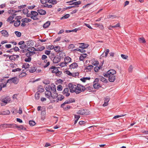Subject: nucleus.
<instances>
[{
	"mask_svg": "<svg viewBox=\"0 0 148 148\" xmlns=\"http://www.w3.org/2000/svg\"><path fill=\"white\" fill-rule=\"evenodd\" d=\"M81 3V2L80 1H76L72 3L70 5H77L80 4Z\"/></svg>",
	"mask_w": 148,
	"mask_h": 148,
	"instance_id": "79ce46f5",
	"label": "nucleus"
},
{
	"mask_svg": "<svg viewBox=\"0 0 148 148\" xmlns=\"http://www.w3.org/2000/svg\"><path fill=\"white\" fill-rule=\"evenodd\" d=\"M19 58V56L18 55H14L10 56H9V59L11 60H14L16 59Z\"/></svg>",
	"mask_w": 148,
	"mask_h": 148,
	"instance_id": "ddd939ff",
	"label": "nucleus"
},
{
	"mask_svg": "<svg viewBox=\"0 0 148 148\" xmlns=\"http://www.w3.org/2000/svg\"><path fill=\"white\" fill-rule=\"evenodd\" d=\"M29 124L31 126H33L36 124V123L34 121L30 120L29 121Z\"/></svg>",
	"mask_w": 148,
	"mask_h": 148,
	"instance_id": "f704fd0d",
	"label": "nucleus"
},
{
	"mask_svg": "<svg viewBox=\"0 0 148 148\" xmlns=\"http://www.w3.org/2000/svg\"><path fill=\"white\" fill-rule=\"evenodd\" d=\"M69 89L68 88H65L63 92L62 93L63 95H65L66 97H68L70 95V93L69 92Z\"/></svg>",
	"mask_w": 148,
	"mask_h": 148,
	"instance_id": "9b49d317",
	"label": "nucleus"
},
{
	"mask_svg": "<svg viewBox=\"0 0 148 148\" xmlns=\"http://www.w3.org/2000/svg\"><path fill=\"white\" fill-rule=\"evenodd\" d=\"M2 36L7 37L8 36V32L5 30H3L1 31Z\"/></svg>",
	"mask_w": 148,
	"mask_h": 148,
	"instance_id": "f3484780",
	"label": "nucleus"
},
{
	"mask_svg": "<svg viewBox=\"0 0 148 148\" xmlns=\"http://www.w3.org/2000/svg\"><path fill=\"white\" fill-rule=\"evenodd\" d=\"M31 19L27 18H24L21 19V21L22 22L27 23L31 21Z\"/></svg>",
	"mask_w": 148,
	"mask_h": 148,
	"instance_id": "5701e85b",
	"label": "nucleus"
},
{
	"mask_svg": "<svg viewBox=\"0 0 148 148\" xmlns=\"http://www.w3.org/2000/svg\"><path fill=\"white\" fill-rule=\"evenodd\" d=\"M77 114L80 115H88L89 114L88 110L86 109H82L79 110L77 112Z\"/></svg>",
	"mask_w": 148,
	"mask_h": 148,
	"instance_id": "423d86ee",
	"label": "nucleus"
},
{
	"mask_svg": "<svg viewBox=\"0 0 148 148\" xmlns=\"http://www.w3.org/2000/svg\"><path fill=\"white\" fill-rule=\"evenodd\" d=\"M121 56L123 59H126L128 57V56L123 54L121 55Z\"/></svg>",
	"mask_w": 148,
	"mask_h": 148,
	"instance_id": "5fc2aeb1",
	"label": "nucleus"
},
{
	"mask_svg": "<svg viewBox=\"0 0 148 148\" xmlns=\"http://www.w3.org/2000/svg\"><path fill=\"white\" fill-rule=\"evenodd\" d=\"M16 124H3L0 125V129H2L6 128H13L16 127Z\"/></svg>",
	"mask_w": 148,
	"mask_h": 148,
	"instance_id": "f03ea898",
	"label": "nucleus"
},
{
	"mask_svg": "<svg viewBox=\"0 0 148 148\" xmlns=\"http://www.w3.org/2000/svg\"><path fill=\"white\" fill-rule=\"evenodd\" d=\"M26 51H36V49L34 47H29L27 49H25Z\"/></svg>",
	"mask_w": 148,
	"mask_h": 148,
	"instance_id": "c9c22d12",
	"label": "nucleus"
},
{
	"mask_svg": "<svg viewBox=\"0 0 148 148\" xmlns=\"http://www.w3.org/2000/svg\"><path fill=\"white\" fill-rule=\"evenodd\" d=\"M31 15H32V16H36L38 15V13L35 11H32L31 12Z\"/></svg>",
	"mask_w": 148,
	"mask_h": 148,
	"instance_id": "e433bc0d",
	"label": "nucleus"
},
{
	"mask_svg": "<svg viewBox=\"0 0 148 148\" xmlns=\"http://www.w3.org/2000/svg\"><path fill=\"white\" fill-rule=\"evenodd\" d=\"M21 16H17L16 17V19L17 20L14 22V25L15 27H18L19 26L21 23L20 19L21 18Z\"/></svg>",
	"mask_w": 148,
	"mask_h": 148,
	"instance_id": "6e6552de",
	"label": "nucleus"
},
{
	"mask_svg": "<svg viewBox=\"0 0 148 148\" xmlns=\"http://www.w3.org/2000/svg\"><path fill=\"white\" fill-rule=\"evenodd\" d=\"M85 90L87 91H89L90 92L92 91L93 89L92 87L91 86L86 87V88L85 87Z\"/></svg>",
	"mask_w": 148,
	"mask_h": 148,
	"instance_id": "a19ab883",
	"label": "nucleus"
},
{
	"mask_svg": "<svg viewBox=\"0 0 148 148\" xmlns=\"http://www.w3.org/2000/svg\"><path fill=\"white\" fill-rule=\"evenodd\" d=\"M64 98V97L63 95H61L60 97H59L57 98V99L58 101H62Z\"/></svg>",
	"mask_w": 148,
	"mask_h": 148,
	"instance_id": "69168bd1",
	"label": "nucleus"
},
{
	"mask_svg": "<svg viewBox=\"0 0 148 148\" xmlns=\"http://www.w3.org/2000/svg\"><path fill=\"white\" fill-rule=\"evenodd\" d=\"M68 100L69 102H70V103L75 102V99L73 98H70Z\"/></svg>",
	"mask_w": 148,
	"mask_h": 148,
	"instance_id": "4d7b16f0",
	"label": "nucleus"
},
{
	"mask_svg": "<svg viewBox=\"0 0 148 148\" xmlns=\"http://www.w3.org/2000/svg\"><path fill=\"white\" fill-rule=\"evenodd\" d=\"M24 60L27 62H29L31 60V58L30 57L26 58Z\"/></svg>",
	"mask_w": 148,
	"mask_h": 148,
	"instance_id": "c03bdc74",
	"label": "nucleus"
},
{
	"mask_svg": "<svg viewBox=\"0 0 148 148\" xmlns=\"http://www.w3.org/2000/svg\"><path fill=\"white\" fill-rule=\"evenodd\" d=\"M68 86L71 92L73 93L75 92L76 93V91L77 89V86L76 85L69 83Z\"/></svg>",
	"mask_w": 148,
	"mask_h": 148,
	"instance_id": "39448f33",
	"label": "nucleus"
},
{
	"mask_svg": "<svg viewBox=\"0 0 148 148\" xmlns=\"http://www.w3.org/2000/svg\"><path fill=\"white\" fill-rule=\"evenodd\" d=\"M21 69L20 68H17L15 69L12 70V72H16V71H21Z\"/></svg>",
	"mask_w": 148,
	"mask_h": 148,
	"instance_id": "e2e57ef3",
	"label": "nucleus"
},
{
	"mask_svg": "<svg viewBox=\"0 0 148 148\" xmlns=\"http://www.w3.org/2000/svg\"><path fill=\"white\" fill-rule=\"evenodd\" d=\"M26 47L27 45H26V44H23V45H21L19 46V48L21 49H23Z\"/></svg>",
	"mask_w": 148,
	"mask_h": 148,
	"instance_id": "09e8293b",
	"label": "nucleus"
},
{
	"mask_svg": "<svg viewBox=\"0 0 148 148\" xmlns=\"http://www.w3.org/2000/svg\"><path fill=\"white\" fill-rule=\"evenodd\" d=\"M99 64V62L97 61H95L93 62V64L95 66H97Z\"/></svg>",
	"mask_w": 148,
	"mask_h": 148,
	"instance_id": "0e129e2a",
	"label": "nucleus"
},
{
	"mask_svg": "<svg viewBox=\"0 0 148 148\" xmlns=\"http://www.w3.org/2000/svg\"><path fill=\"white\" fill-rule=\"evenodd\" d=\"M116 79L115 76L114 75H110L109 76L108 80L109 81L111 82H114Z\"/></svg>",
	"mask_w": 148,
	"mask_h": 148,
	"instance_id": "dca6fc26",
	"label": "nucleus"
},
{
	"mask_svg": "<svg viewBox=\"0 0 148 148\" xmlns=\"http://www.w3.org/2000/svg\"><path fill=\"white\" fill-rule=\"evenodd\" d=\"M10 112L9 110H7L1 112L0 114L2 115H8L10 114Z\"/></svg>",
	"mask_w": 148,
	"mask_h": 148,
	"instance_id": "473e14b6",
	"label": "nucleus"
},
{
	"mask_svg": "<svg viewBox=\"0 0 148 148\" xmlns=\"http://www.w3.org/2000/svg\"><path fill=\"white\" fill-rule=\"evenodd\" d=\"M19 81V79L18 78H17L16 77H15L8 79L7 81V83H9L10 84L13 83L14 84H17L18 83Z\"/></svg>",
	"mask_w": 148,
	"mask_h": 148,
	"instance_id": "7ed1b4c3",
	"label": "nucleus"
},
{
	"mask_svg": "<svg viewBox=\"0 0 148 148\" xmlns=\"http://www.w3.org/2000/svg\"><path fill=\"white\" fill-rule=\"evenodd\" d=\"M67 64L64 61V62H62L60 64V66L61 67H63L66 66Z\"/></svg>",
	"mask_w": 148,
	"mask_h": 148,
	"instance_id": "49530a36",
	"label": "nucleus"
},
{
	"mask_svg": "<svg viewBox=\"0 0 148 148\" xmlns=\"http://www.w3.org/2000/svg\"><path fill=\"white\" fill-rule=\"evenodd\" d=\"M60 47L57 46L54 47V50L56 52H59L60 51Z\"/></svg>",
	"mask_w": 148,
	"mask_h": 148,
	"instance_id": "4c0bfd02",
	"label": "nucleus"
},
{
	"mask_svg": "<svg viewBox=\"0 0 148 148\" xmlns=\"http://www.w3.org/2000/svg\"><path fill=\"white\" fill-rule=\"evenodd\" d=\"M88 55L86 53L82 54L79 57V60L81 61H83L84 59L86 58Z\"/></svg>",
	"mask_w": 148,
	"mask_h": 148,
	"instance_id": "a211bd4d",
	"label": "nucleus"
},
{
	"mask_svg": "<svg viewBox=\"0 0 148 148\" xmlns=\"http://www.w3.org/2000/svg\"><path fill=\"white\" fill-rule=\"evenodd\" d=\"M15 127L18 128L21 130H26V128L25 127H24L22 125H20L19 126H17V125H16V127Z\"/></svg>",
	"mask_w": 148,
	"mask_h": 148,
	"instance_id": "de8ad7c7",
	"label": "nucleus"
},
{
	"mask_svg": "<svg viewBox=\"0 0 148 148\" xmlns=\"http://www.w3.org/2000/svg\"><path fill=\"white\" fill-rule=\"evenodd\" d=\"M28 12V10L26 8L24 9L23 10V13L24 14H27Z\"/></svg>",
	"mask_w": 148,
	"mask_h": 148,
	"instance_id": "bf43d9fd",
	"label": "nucleus"
},
{
	"mask_svg": "<svg viewBox=\"0 0 148 148\" xmlns=\"http://www.w3.org/2000/svg\"><path fill=\"white\" fill-rule=\"evenodd\" d=\"M79 74V73L78 72L72 73V76L74 77L77 76H78Z\"/></svg>",
	"mask_w": 148,
	"mask_h": 148,
	"instance_id": "8fccbe9b",
	"label": "nucleus"
},
{
	"mask_svg": "<svg viewBox=\"0 0 148 148\" xmlns=\"http://www.w3.org/2000/svg\"><path fill=\"white\" fill-rule=\"evenodd\" d=\"M15 33L18 37H20L21 36V34L18 31H15Z\"/></svg>",
	"mask_w": 148,
	"mask_h": 148,
	"instance_id": "3c124183",
	"label": "nucleus"
},
{
	"mask_svg": "<svg viewBox=\"0 0 148 148\" xmlns=\"http://www.w3.org/2000/svg\"><path fill=\"white\" fill-rule=\"evenodd\" d=\"M78 66L77 63H74L70 65V68L71 69H74L77 67Z\"/></svg>",
	"mask_w": 148,
	"mask_h": 148,
	"instance_id": "a878e982",
	"label": "nucleus"
},
{
	"mask_svg": "<svg viewBox=\"0 0 148 148\" xmlns=\"http://www.w3.org/2000/svg\"><path fill=\"white\" fill-rule=\"evenodd\" d=\"M138 40L140 43H144L146 42V41L144 38H139L138 39Z\"/></svg>",
	"mask_w": 148,
	"mask_h": 148,
	"instance_id": "2f4dec72",
	"label": "nucleus"
},
{
	"mask_svg": "<svg viewBox=\"0 0 148 148\" xmlns=\"http://www.w3.org/2000/svg\"><path fill=\"white\" fill-rule=\"evenodd\" d=\"M49 70H51V72L53 73H56L59 72V70L57 67L53 66H52L51 67H50Z\"/></svg>",
	"mask_w": 148,
	"mask_h": 148,
	"instance_id": "9d476101",
	"label": "nucleus"
},
{
	"mask_svg": "<svg viewBox=\"0 0 148 148\" xmlns=\"http://www.w3.org/2000/svg\"><path fill=\"white\" fill-rule=\"evenodd\" d=\"M36 69L35 67H31L29 69V71L30 73H34L36 71Z\"/></svg>",
	"mask_w": 148,
	"mask_h": 148,
	"instance_id": "72a5a7b5",
	"label": "nucleus"
},
{
	"mask_svg": "<svg viewBox=\"0 0 148 148\" xmlns=\"http://www.w3.org/2000/svg\"><path fill=\"white\" fill-rule=\"evenodd\" d=\"M70 16V15L69 14H66L65 15H64V16H63L62 17L61 19H63V18H67L69 17Z\"/></svg>",
	"mask_w": 148,
	"mask_h": 148,
	"instance_id": "680f3d73",
	"label": "nucleus"
},
{
	"mask_svg": "<svg viewBox=\"0 0 148 148\" xmlns=\"http://www.w3.org/2000/svg\"><path fill=\"white\" fill-rule=\"evenodd\" d=\"M54 48V47L53 45H49L48 46V49L49 50H52Z\"/></svg>",
	"mask_w": 148,
	"mask_h": 148,
	"instance_id": "052dcab7",
	"label": "nucleus"
},
{
	"mask_svg": "<svg viewBox=\"0 0 148 148\" xmlns=\"http://www.w3.org/2000/svg\"><path fill=\"white\" fill-rule=\"evenodd\" d=\"M116 71L114 70H110L107 71V73L108 74L109 76L110 75H114L116 73Z\"/></svg>",
	"mask_w": 148,
	"mask_h": 148,
	"instance_id": "2eb2a0df",
	"label": "nucleus"
},
{
	"mask_svg": "<svg viewBox=\"0 0 148 148\" xmlns=\"http://www.w3.org/2000/svg\"><path fill=\"white\" fill-rule=\"evenodd\" d=\"M88 46L89 45L88 44H85L84 43H83L81 44V45L79 46V47L82 49H86Z\"/></svg>",
	"mask_w": 148,
	"mask_h": 148,
	"instance_id": "aec40b11",
	"label": "nucleus"
},
{
	"mask_svg": "<svg viewBox=\"0 0 148 148\" xmlns=\"http://www.w3.org/2000/svg\"><path fill=\"white\" fill-rule=\"evenodd\" d=\"M26 74L25 73L23 72L22 73H21L19 75V77L20 78L26 76Z\"/></svg>",
	"mask_w": 148,
	"mask_h": 148,
	"instance_id": "a18cd8bd",
	"label": "nucleus"
},
{
	"mask_svg": "<svg viewBox=\"0 0 148 148\" xmlns=\"http://www.w3.org/2000/svg\"><path fill=\"white\" fill-rule=\"evenodd\" d=\"M65 73L67 75L70 76H72V73L70 72L69 71H66L65 72Z\"/></svg>",
	"mask_w": 148,
	"mask_h": 148,
	"instance_id": "603ef678",
	"label": "nucleus"
},
{
	"mask_svg": "<svg viewBox=\"0 0 148 148\" xmlns=\"http://www.w3.org/2000/svg\"><path fill=\"white\" fill-rule=\"evenodd\" d=\"M99 79L102 82H103L105 83L107 82L108 81L107 80V79H106L105 78L102 76H99Z\"/></svg>",
	"mask_w": 148,
	"mask_h": 148,
	"instance_id": "4be33fe9",
	"label": "nucleus"
},
{
	"mask_svg": "<svg viewBox=\"0 0 148 148\" xmlns=\"http://www.w3.org/2000/svg\"><path fill=\"white\" fill-rule=\"evenodd\" d=\"M27 46L32 47L34 45V42L33 41L29 40L26 42Z\"/></svg>",
	"mask_w": 148,
	"mask_h": 148,
	"instance_id": "f8f14e48",
	"label": "nucleus"
},
{
	"mask_svg": "<svg viewBox=\"0 0 148 148\" xmlns=\"http://www.w3.org/2000/svg\"><path fill=\"white\" fill-rule=\"evenodd\" d=\"M57 89L58 90L61 91L62 89V87L61 85H59L57 87Z\"/></svg>",
	"mask_w": 148,
	"mask_h": 148,
	"instance_id": "6e6d98bb",
	"label": "nucleus"
},
{
	"mask_svg": "<svg viewBox=\"0 0 148 148\" xmlns=\"http://www.w3.org/2000/svg\"><path fill=\"white\" fill-rule=\"evenodd\" d=\"M50 24V22L49 21H48L45 23L43 25V27L45 28L48 27Z\"/></svg>",
	"mask_w": 148,
	"mask_h": 148,
	"instance_id": "bb28decb",
	"label": "nucleus"
},
{
	"mask_svg": "<svg viewBox=\"0 0 148 148\" xmlns=\"http://www.w3.org/2000/svg\"><path fill=\"white\" fill-rule=\"evenodd\" d=\"M99 79L96 78L94 81L93 86L95 89H98L101 87V86L98 83Z\"/></svg>",
	"mask_w": 148,
	"mask_h": 148,
	"instance_id": "0eeeda50",
	"label": "nucleus"
},
{
	"mask_svg": "<svg viewBox=\"0 0 148 148\" xmlns=\"http://www.w3.org/2000/svg\"><path fill=\"white\" fill-rule=\"evenodd\" d=\"M61 59L58 56L54 57L53 59V62L54 63H57L59 62Z\"/></svg>",
	"mask_w": 148,
	"mask_h": 148,
	"instance_id": "4468645a",
	"label": "nucleus"
},
{
	"mask_svg": "<svg viewBox=\"0 0 148 148\" xmlns=\"http://www.w3.org/2000/svg\"><path fill=\"white\" fill-rule=\"evenodd\" d=\"M45 47L43 46H40L36 49V51H41L44 49Z\"/></svg>",
	"mask_w": 148,
	"mask_h": 148,
	"instance_id": "cd10ccee",
	"label": "nucleus"
},
{
	"mask_svg": "<svg viewBox=\"0 0 148 148\" xmlns=\"http://www.w3.org/2000/svg\"><path fill=\"white\" fill-rule=\"evenodd\" d=\"M40 97V94L38 92H37L35 94V98L36 100L39 99Z\"/></svg>",
	"mask_w": 148,
	"mask_h": 148,
	"instance_id": "7c9ffc66",
	"label": "nucleus"
},
{
	"mask_svg": "<svg viewBox=\"0 0 148 148\" xmlns=\"http://www.w3.org/2000/svg\"><path fill=\"white\" fill-rule=\"evenodd\" d=\"M80 30V29H79V28H75L72 30H66V32L67 33H70L71 32H76L78 30Z\"/></svg>",
	"mask_w": 148,
	"mask_h": 148,
	"instance_id": "c85d7f7f",
	"label": "nucleus"
},
{
	"mask_svg": "<svg viewBox=\"0 0 148 148\" xmlns=\"http://www.w3.org/2000/svg\"><path fill=\"white\" fill-rule=\"evenodd\" d=\"M93 67V66H92V65H89V66H87L86 67V69L89 70H90L92 69V68Z\"/></svg>",
	"mask_w": 148,
	"mask_h": 148,
	"instance_id": "13d9d810",
	"label": "nucleus"
},
{
	"mask_svg": "<svg viewBox=\"0 0 148 148\" xmlns=\"http://www.w3.org/2000/svg\"><path fill=\"white\" fill-rule=\"evenodd\" d=\"M46 91L45 93V96L48 98L55 99L58 96V95L56 92V86L55 85L51 86L47 85L45 88Z\"/></svg>",
	"mask_w": 148,
	"mask_h": 148,
	"instance_id": "f257e3e1",
	"label": "nucleus"
},
{
	"mask_svg": "<svg viewBox=\"0 0 148 148\" xmlns=\"http://www.w3.org/2000/svg\"><path fill=\"white\" fill-rule=\"evenodd\" d=\"M74 117L75 120H77L78 121V119L80 118V116L79 115H77L76 114L74 115Z\"/></svg>",
	"mask_w": 148,
	"mask_h": 148,
	"instance_id": "774afa93",
	"label": "nucleus"
},
{
	"mask_svg": "<svg viewBox=\"0 0 148 148\" xmlns=\"http://www.w3.org/2000/svg\"><path fill=\"white\" fill-rule=\"evenodd\" d=\"M84 49L82 48L81 49H78L77 51H79L81 53H83L85 52V50L83 49Z\"/></svg>",
	"mask_w": 148,
	"mask_h": 148,
	"instance_id": "338daca9",
	"label": "nucleus"
},
{
	"mask_svg": "<svg viewBox=\"0 0 148 148\" xmlns=\"http://www.w3.org/2000/svg\"><path fill=\"white\" fill-rule=\"evenodd\" d=\"M71 58L69 57H66L64 59V61L67 64L71 61Z\"/></svg>",
	"mask_w": 148,
	"mask_h": 148,
	"instance_id": "b1692460",
	"label": "nucleus"
},
{
	"mask_svg": "<svg viewBox=\"0 0 148 148\" xmlns=\"http://www.w3.org/2000/svg\"><path fill=\"white\" fill-rule=\"evenodd\" d=\"M10 100V97L8 96L4 98L0 99V101L5 104H6L8 103L9 102Z\"/></svg>",
	"mask_w": 148,
	"mask_h": 148,
	"instance_id": "1a4fd4ad",
	"label": "nucleus"
},
{
	"mask_svg": "<svg viewBox=\"0 0 148 148\" xmlns=\"http://www.w3.org/2000/svg\"><path fill=\"white\" fill-rule=\"evenodd\" d=\"M14 16V15H13L11 16H10L8 19L7 21L8 22H10L13 19Z\"/></svg>",
	"mask_w": 148,
	"mask_h": 148,
	"instance_id": "37998d69",
	"label": "nucleus"
},
{
	"mask_svg": "<svg viewBox=\"0 0 148 148\" xmlns=\"http://www.w3.org/2000/svg\"><path fill=\"white\" fill-rule=\"evenodd\" d=\"M85 90V87L80 84H78L77 86V89L76 91V94H77L81 92L82 91H83Z\"/></svg>",
	"mask_w": 148,
	"mask_h": 148,
	"instance_id": "20e7f679",
	"label": "nucleus"
},
{
	"mask_svg": "<svg viewBox=\"0 0 148 148\" xmlns=\"http://www.w3.org/2000/svg\"><path fill=\"white\" fill-rule=\"evenodd\" d=\"M58 0H49L48 2L50 3H51L53 5H55L59 1Z\"/></svg>",
	"mask_w": 148,
	"mask_h": 148,
	"instance_id": "6ab92c4d",
	"label": "nucleus"
},
{
	"mask_svg": "<svg viewBox=\"0 0 148 148\" xmlns=\"http://www.w3.org/2000/svg\"><path fill=\"white\" fill-rule=\"evenodd\" d=\"M69 103H70V102H69L68 100H66L61 105L60 107L61 108H63L65 104Z\"/></svg>",
	"mask_w": 148,
	"mask_h": 148,
	"instance_id": "ea45409f",
	"label": "nucleus"
},
{
	"mask_svg": "<svg viewBox=\"0 0 148 148\" xmlns=\"http://www.w3.org/2000/svg\"><path fill=\"white\" fill-rule=\"evenodd\" d=\"M65 56V53L63 52H61L59 54L58 57L61 59L64 58V57Z\"/></svg>",
	"mask_w": 148,
	"mask_h": 148,
	"instance_id": "393cba45",
	"label": "nucleus"
},
{
	"mask_svg": "<svg viewBox=\"0 0 148 148\" xmlns=\"http://www.w3.org/2000/svg\"><path fill=\"white\" fill-rule=\"evenodd\" d=\"M111 27L112 28H116V27H120V23H118L116 24L114 26H111Z\"/></svg>",
	"mask_w": 148,
	"mask_h": 148,
	"instance_id": "864d4df0",
	"label": "nucleus"
},
{
	"mask_svg": "<svg viewBox=\"0 0 148 148\" xmlns=\"http://www.w3.org/2000/svg\"><path fill=\"white\" fill-rule=\"evenodd\" d=\"M95 25L98 27H99V28L101 29H103L104 27L102 25V24L101 23H96L95 24Z\"/></svg>",
	"mask_w": 148,
	"mask_h": 148,
	"instance_id": "c756f323",
	"label": "nucleus"
},
{
	"mask_svg": "<svg viewBox=\"0 0 148 148\" xmlns=\"http://www.w3.org/2000/svg\"><path fill=\"white\" fill-rule=\"evenodd\" d=\"M7 81L6 82H5L4 83H2L0 85V87L2 88L6 86L7 83Z\"/></svg>",
	"mask_w": 148,
	"mask_h": 148,
	"instance_id": "58836bf2",
	"label": "nucleus"
},
{
	"mask_svg": "<svg viewBox=\"0 0 148 148\" xmlns=\"http://www.w3.org/2000/svg\"><path fill=\"white\" fill-rule=\"evenodd\" d=\"M37 11L41 15H44L46 13L45 11L43 10H37Z\"/></svg>",
	"mask_w": 148,
	"mask_h": 148,
	"instance_id": "412c9836",
	"label": "nucleus"
}]
</instances>
